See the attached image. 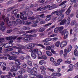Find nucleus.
Instances as JSON below:
<instances>
[{
	"label": "nucleus",
	"instance_id": "obj_1",
	"mask_svg": "<svg viewBox=\"0 0 78 78\" xmlns=\"http://www.w3.org/2000/svg\"><path fill=\"white\" fill-rule=\"evenodd\" d=\"M35 45H36L37 46H39V47H41L44 49H45V47L44 46V45L41 44H29L27 47V48L28 49H31V48H33V47H35Z\"/></svg>",
	"mask_w": 78,
	"mask_h": 78
},
{
	"label": "nucleus",
	"instance_id": "obj_2",
	"mask_svg": "<svg viewBox=\"0 0 78 78\" xmlns=\"http://www.w3.org/2000/svg\"><path fill=\"white\" fill-rule=\"evenodd\" d=\"M38 49H34V50L31 49L30 50V52L31 53V55L33 59H36V58L37 55L34 53H37V52L39 53V51H38Z\"/></svg>",
	"mask_w": 78,
	"mask_h": 78
},
{
	"label": "nucleus",
	"instance_id": "obj_3",
	"mask_svg": "<svg viewBox=\"0 0 78 78\" xmlns=\"http://www.w3.org/2000/svg\"><path fill=\"white\" fill-rule=\"evenodd\" d=\"M72 49V47L71 45H69L67 49H65L64 50L63 56L66 57L67 56V54L70 53Z\"/></svg>",
	"mask_w": 78,
	"mask_h": 78
},
{
	"label": "nucleus",
	"instance_id": "obj_4",
	"mask_svg": "<svg viewBox=\"0 0 78 78\" xmlns=\"http://www.w3.org/2000/svg\"><path fill=\"white\" fill-rule=\"evenodd\" d=\"M66 22H67V25L66 24H65V25H66V27H67V26L69 25V23H70V18H68L66 21V20L65 19L63 20H62L60 23V25H64L66 23Z\"/></svg>",
	"mask_w": 78,
	"mask_h": 78
},
{
	"label": "nucleus",
	"instance_id": "obj_5",
	"mask_svg": "<svg viewBox=\"0 0 78 78\" xmlns=\"http://www.w3.org/2000/svg\"><path fill=\"white\" fill-rule=\"evenodd\" d=\"M57 73H52L51 74V76H61V75H62V74L61 73H59V72H61V68H58L57 69Z\"/></svg>",
	"mask_w": 78,
	"mask_h": 78
},
{
	"label": "nucleus",
	"instance_id": "obj_6",
	"mask_svg": "<svg viewBox=\"0 0 78 78\" xmlns=\"http://www.w3.org/2000/svg\"><path fill=\"white\" fill-rule=\"evenodd\" d=\"M16 22L14 21H12V25H14L15 26H16L17 25H22V24L23 23V22L20 19H17L16 20Z\"/></svg>",
	"mask_w": 78,
	"mask_h": 78
},
{
	"label": "nucleus",
	"instance_id": "obj_7",
	"mask_svg": "<svg viewBox=\"0 0 78 78\" xmlns=\"http://www.w3.org/2000/svg\"><path fill=\"white\" fill-rule=\"evenodd\" d=\"M4 56L9 57L8 59L9 60H15L17 59V57L16 56H11L9 54H4Z\"/></svg>",
	"mask_w": 78,
	"mask_h": 78
},
{
	"label": "nucleus",
	"instance_id": "obj_8",
	"mask_svg": "<svg viewBox=\"0 0 78 78\" xmlns=\"http://www.w3.org/2000/svg\"><path fill=\"white\" fill-rule=\"evenodd\" d=\"M62 61V60L61 58H60L57 60V62H56L55 61H54L53 62V63L55 66H59V65L60 64V63H61V62Z\"/></svg>",
	"mask_w": 78,
	"mask_h": 78
},
{
	"label": "nucleus",
	"instance_id": "obj_9",
	"mask_svg": "<svg viewBox=\"0 0 78 78\" xmlns=\"http://www.w3.org/2000/svg\"><path fill=\"white\" fill-rule=\"evenodd\" d=\"M39 52L40 53V54H38V59H47V57L45 55H43L41 57H40V56L42 55V52H41V51H39Z\"/></svg>",
	"mask_w": 78,
	"mask_h": 78
},
{
	"label": "nucleus",
	"instance_id": "obj_10",
	"mask_svg": "<svg viewBox=\"0 0 78 78\" xmlns=\"http://www.w3.org/2000/svg\"><path fill=\"white\" fill-rule=\"evenodd\" d=\"M67 41H63L60 43V47L61 48H63L64 47H66L67 45Z\"/></svg>",
	"mask_w": 78,
	"mask_h": 78
},
{
	"label": "nucleus",
	"instance_id": "obj_11",
	"mask_svg": "<svg viewBox=\"0 0 78 78\" xmlns=\"http://www.w3.org/2000/svg\"><path fill=\"white\" fill-rule=\"evenodd\" d=\"M61 34L62 35L64 34L65 35H69V32L67 31V29H65L63 31H62V32Z\"/></svg>",
	"mask_w": 78,
	"mask_h": 78
},
{
	"label": "nucleus",
	"instance_id": "obj_12",
	"mask_svg": "<svg viewBox=\"0 0 78 78\" xmlns=\"http://www.w3.org/2000/svg\"><path fill=\"white\" fill-rule=\"evenodd\" d=\"M63 12H64V10L63 9L60 10L58 12L56 11V15L58 16L61 15V14H62Z\"/></svg>",
	"mask_w": 78,
	"mask_h": 78
},
{
	"label": "nucleus",
	"instance_id": "obj_13",
	"mask_svg": "<svg viewBox=\"0 0 78 78\" xmlns=\"http://www.w3.org/2000/svg\"><path fill=\"white\" fill-rule=\"evenodd\" d=\"M17 68L16 67V66H13L12 67V69H10V71L11 72H13L15 71H17Z\"/></svg>",
	"mask_w": 78,
	"mask_h": 78
},
{
	"label": "nucleus",
	"instance_id": "obj_14",
	"mask_svg": "<svg viewBox=\"0 0 78 78\" xmlns=\"http://www.w3.org/2000/svg\"><path fill=\"white\" fill-rule=\"evenodd\" d=\"M67 2V1H64L62 2L59 5V6H62V8L63 9H64V8H65L66 7V5H65V3H66Z\"/></svg>",
	"mask_w": 78,
	"mask_h": 78
},
{
	"label": "nucleus",
	"instance_id": "obj_15",
	"mask_svg": "<svg viewBox=\"0 0 78 78\" xmlns=\"http://www.w3.org/2000/svg\"><path fill=\"white\" fill-rule=\"evenodd\" d=\"M72 8V6H70L68 9L66 11L65 13L66 15H69V14H70V12H71V10H70V9H71V8Z\"/></svg>",
	"mask_w": 78,
	"mask_h": 78
},
{
	"label": "nucleus",
	"instance_id": "obj_16",
	"mask_svg": "<svg viewBox=\"0 0 78 78\" xmlns=\"http://www.w3.org/2000/svg\"><path fill=\"white\" fill-rule=\"evenodd\" d=\"M22 21L23 22L24 25H31V22H29L28 21Z\"/></svg>",
	"mask_w": 78,
	"mask_h": 78
},
{
	"label": "nucleus",
	"instance_id": "obj_17",
	"mask_svg": "<svg viewBox=\"0 0 78 78\" xmlns=\"http://www.w3.org/2000/svg\"><path fill=\"white\" fill-rule=\"evenodd\" d=\"M32 72H33L34 75H37V68L34 67L32 68Z\"/></svg>",
	"mask_w": 78,
	"mask_h": 78
},
{
	"label": "nucleus",
	"instance_id": "obj_18",
	"mask_svg": "<svg viewBox=\"0 0 78 78\" xmlns=\"http://www.w3.org/2000/svg\"><path fill=\"white\" fill-rule=\"evenodd\" d=\"M64 14H62L59 17V20L58 21V22L61 21L63 19H64Z\"/></svg>",
	"mask_w": 78,
	"mask_h": 78
},
{
	"label": "nucleus",
	"instance_id": "obj_19",
	"mask_svg": "<svg viewBox=\"0 0 78 78\" xmlns=\"http://www.w3.org/2000/svg\"><path fill=\"white\" fill-rule=\"evenodd\" d=\"M19 11V10L18 9H15L14 10L12 11V14H14L15 17L16 16V15L17 14V12Z\"/></svg>",
	"mask_w": 78,
	"mask_h": 78
},
{
	"label": "nucleus",
	"instance_id": "obj_20",
	"mask_svg": "<svg viewBox=\"0 0 78 78\" xmlns=\"http://www.w3.org/2000/svg\"><path fill=\"white\" fill-rule=\"evenodd\" d=\"M46 8H49V10H51V9H55V8H56V7L55 5H52L51 6H50L49 7V6L48 5H47L46 6Z\"/></svg>",
	"mask_w": 78,
	"mask_h": 78
},
{
	"label": "nucleus",
	"instance_id": "obj_21",
	"mask_svg": "<svg viewBox=\"0 0 78 78\" xmlns=\"http://www.w3.org/2000/svg\"><path fill=\"white\" fill-rule=\"evenodd\" d=\"M32 39L33 38H31L24 37L23 38V40L26 42L27 41H32Z\"/></svg>",
	"mask_w": 78,
	"mask_h": 78
},
{
	"label": "nucleus",
	"instance_id": "obj_22",
	"mask_svg": "<svg viewBox=\"0 0 78 78\" xmlns=\"http://www.w3.org/2000/svg\"><path fill=\"white\" fill-rule=\"evenodd\" d=\"M33 14V13L31 11H29L28 13L26 14L25 16H26V17H30Z\"/></svg>",
	"mask_w": 78,
	"mask_h": 78
},
{
	"label": "nucleus",
	"instance_id": "obj_23",
	"mask_svg": "<svg viewBox=\"0 0 78 78\" xmlns=\"http://www.w3.org/2000/svg\"><path fill=\"white\" fill-rule=\"evenodd\" d=\"M27 71L28 73L31 74H32V73H33L32 69H31V68H29L27 67Z\"/></svg>",
	"mask_w": 78,
	"mask_h": 78
},
{
	"label": "nucleus",
	"instance_id": "obj_24",
	"mask_svg": "<svg viewBox=\"0 0 78 78\" xmlns=\"http://www.w3.org/2000/svg\"><path fill=\"white\" fill-rule=\"evenodd\" d=\"M46 53L48 56H53V54L50 51H47Z\"/></svg>",
	"mask_w": 78,
	"mask_h": 78
},
{
	"label": "nucleus",
	"instance_id": "obj_25",
	"mask_svg": "<svg viewBox=\"0 0 78 78\" xmlns=\"http://www.w3.org/2000/svg\"><path fill=\"white\" fill-rule=\"evenodd\" d=\"M36 32V30L33 29L30 30H28L26 31V33H34Z\"/></svg>",
	"mask_w": 78,
	"mask_h": 78
},
{
	"label": "nucleus",
	"instance_id": "obj_26",
	"mask_svg": "<svg viewBox=\"0 0 78 78\" xmlns=\"http://www.w3.org/2000/svg\"><path fill=\"white\" fill-rule=\"evenodd\" d=\"M15 61H16V62H15V64H16V65H17V66L20 65V62L19 61V59H17L16 58L15 59Z\"/></svg>",
	"mask_w": 78,
	"mask_h": 78
},
{
	"label": "nucleus",
	"instance_id": "obj_27",
	"mask_svg": "<svg viewBox=\"0 0 78 78\" xmlns=\"http://www.w3.org/2000/svg\"><path fill=\"white\" fill-rule=\"evenodd\" d=\"M76 49H75L74 50V55L76 57V56L78 57V51H77V49L78 48V46L76 47Z\"/></svg>",
	"mask_w": 78,
	"mask_h": 78
},
{
	"label": "nucleus",
	"instance_id": "obj_28",
	"mask_svg": "<svg viewBox=\"0 0 78 78\" xmlns=\"http://www.w3.org/2000/svg\"><path fill=\"white\" fill-rule=\"evenodd\" d=\"M38 17H41V18H43V19H44V18L45 17V16H44V14L40 15H37V16H36L35 17L36 18H38Z\"/></svg>",
	"mask_w": 78,
	"mask_h": 78
},
{
	"label": "nucleus",
	"instance_id": "obj_29",
	"mask_svg": "<svg viewBox=\"0 0 78 78\" xmlns=\"http://www.w3.org/2000/svg\"><path fill=\"white\" fill-rule=\"evenodd\" d=\"M27 64L29 66H33V62L31 61H28L27 62Z\"/></svg>",
	"mask_w": 78,
	"mask_h": 78
},
{
	"label": "nucleus",
	"instance_id": "obj_30",
	"mask_svg": "<svg viewBox=\"0 0 78 78\" xmlns=\"http://www.w3.org/2000/svg\"><path fill=\"white\" fill-rule=\"evenodd\" d=\"M30 29L29 27H27L26 26H23V30H28Z\"/></svg>",
	"mask_w": 78,
	"mask_h": 78
},
{
	"label": "nucleus",
	"instance_id": "obj_31",
	"mask_svg": "<svg viewBox=\"0 0 78 78\" xmlns=\"http://www.w3.org/2000/svg\"><path fill=\"white\" fill-rule=\"evenodd\" d=\"M17 75H18V76L20 77L22 75V73L21 71H19L17 73Z\"/></svg>",
	"mask_w": 78,
	"mask_h": 78
},
{
	"label": "nucleus",
	"instance_id": "obj_32",
	"mask_svg": "<svg viewBox=\"0 0 78 78\" xmlns=\"http://www.w3.org/2000/svg\"><path fill=\"white\" fill-rule=\"evenodd\" d=\"M16 8V7L15 6H12L10 7L9 8L7 9V12H10V11H11V10L12 9H13L14 8Z\"/></svg>",
	"mask_w": 78,
	"mask_h": 78
},
{
	"label": "nucleus",
	"instance_id": "obj_33",
	"mask_svg": "<svg viewBox=\"0 0 78 78\" xmlns=\"http://www.w3.org/2000/svg\"><path fill=\"white\" fill-rule=\"evenodd\" d=\"M0 66H1V67H5L6 66V63L3 62H0Z\"/></svg>",
	"mask_w": 78,
	"mask_h": 78
},
{
	"label": "nucleus",
	"instance_id": "obj_34",
	"mask_svg": "<svg viewBox=\"0 0 78 78\" xmlns=\"http://www.w3.org/2000/svg\"><path fill=\"white\" fill-rule=\"evenodd\" d=\"M51 16V15H49L47 16V19H45L46 21H47V22H48V21H49L50 20V19H48L49 18H50V17Z\"/></svg>",
	"mask_w": 78,
	"mask_h": 78
},
{
	"label": "nucleus",
	"instance_id": "obj_35",
	"mask_svg": "<svg viewBox=\"0 0 78 78\" xmlns=\"http://www.w3.org/2000/svg\"><path fill=\"white\" fill-rule=\"evenodd\" d=\"M7 25H8L9 27H11L12 25V22L9 21V22L7 23Z\"/></svg>",
	"mask_w": 78,
	"mask_h": 78
},
{
	"label": "nucleus",
	"instance_id": "obj_36",
	"mask_svg": "<svg viewBox=\"0 0 78 78\" xmlns=\"http://www.w3.org/2000/svg\"><path fill=\"white\" fill-rule=\"evenodd\" d=\"M6 29V27L5 26H2L0 27V30L2 31H4Z\"/></svg>",
	"mask_w": 78,
	"mask_h": 78
},
{
	"label": "nucleus",
	"instance_id": "obj_37",
	"mask_svg": "<svg viewBox=\"0 0 78 78\" xmlns=\"http://www.w3.org/2000/svg\"><path fill=\"white\" fill-rule=\"evenodd\" d=\"M59 31V28L58 27L55 28L54 30V33H58Z\"/></svg>",
	"mask_w": 78,
	"mask_h": 78
},
{
	"label": "nucleus",
	"instance_id": "obj_38",
	"mask_svg": "<svg viewBox=\"0 0 78 78\" xmlns=\"http://www.w3.org/2000/svg\"><path fill=\"white\" fill-rule=\"evenodd\" d=\"M60 44V42L59 41H58L55 43V46L57 47H59Z\"/></svg>",
	"mask_w": 78,
	"mask_h": 78
},
{
	"label": "nucleus",
	"instance_id": "obj_39",
	"mask_svg": "<svg viewBox=\"0 0 78 78\" xmlns=\"http://www.w3.org/2000/svg\"><path fill=\"white\" fill-rule=\"evenodd\" d=\"M47 70L48 71H49V72H53L54 71V69H51V68H47Z\"/></svg>",
	"mask_w": 78,
	"mask_h": 78
},
{
	"label": "nucleus",
	"instance_id": "obj_40",
	"mask_svg": "<svg viewBox=\"0 0 78 78\" xmlns=\"http://www.w3.org/2000/svg\"><path fill=\"white\" fill-rule=\"evenodd\" d=\"M5 22H6L7 23L9 21V18L8 17L5 18L4 20Z\"/></svg>",
	"mask_w": 78,
	"mask_h": 78
},
{
	"label": "nucleus",
	"instance_id": "obj_41",
	"mask_svg": "<svg viewBox=\"0 0 78 78\" xmlns=\"http://www.w3.org/2000/svg\"><path fill=\"white\" fill-rule=\"evenodd\" d=\"M40 69L43 70H46L47 69L45 68V67L44 66H41L40 67Z\"/></svg>",
	"mask_w": 78,
	"mask_h": 78
},
{
	"label": "nucleus",
	"instance_id": "obj_42",
	"mask_svg": "<svg viewBox=\"0 0 78 78\" xmlns=\"http://www.w3.org/2000/svg\"><path fill=\"white\" fill-rule=\"evenodd\" d=\"M45 30V29L43 27H41L39 29V32H43Z\"/></svg>",
	"mask_w": 78,
	"mask_h": 78
},
{
	"label": "nucleus",
	"instance_id": "obj_43",
	"mask_svg": "<svg viewBox=\"0 0 78 78\" xmlns=\"http://www.w3.org/2000/svg\"><path fill=\"white\" fill-rule=\"evenodd\" d=\"M39 64L41 65H42V64H45V61L44 60H41L39 62Z\"/></svg>",
	"mask_w": 78,
	"mask_h": 78
},
{
	"label": "nucleus",
	"instance_id": "obj_44",
	"mask_svg": "<svg viewBox=\"0 0 78 78\" xmlns=\"http://www.w3.org/2000/svg\"><path fill=\"white\" fill-rule=\"evenodd\" d=\"M58 30L59 31L60 33H61V31H62L63 30V27H58Z\"/></svg>",
	"mask_w": 78,
	"mask_h": 78
},
{
	"label": "nucleus",
	"instance_id": "obj_45",
	"mask_svg": "<svg viewBox=\"0 0 78 78\" xmlns=\"http://www.w3.org/2000/svg\"><path fill=\"white\" fill-rule=\"evenodd\" d=\"M51 49V47L49 46H47L46 47V50H50Z\"/></svg>",
	"mask_w": 78,
	"mask_h": 78
},
{
	"label": "nucleus",
	"instance_id": "obj_46",
	"mask_svg": "<svg viewBox=\"0 0 78 78\" xmlns=\"http://www.w3.org/2000/svg\"><path fill=\"white\" fill-rule=\"evenodd\" d=\"M76 23V21L73 20V21L71 23V25L72 26H73V25H74Z\"/></svg>",
	"mask_w": 78,
	"mask_h": 78
},
{
	"label": "nucleus",
	"instance_id": "obj_47",
	"mask_svg": "<svg viewBox=\"0 0 78 78\" xmlns=\"http://www.w3.org/2000/svg\"><path fill=\"white\" fill-rule=\"evenodd\" d=\"M33 66L36 68H38V65L36 63H33Z\"/></svg>",
	"mask_w": 78,
	"mask_h": 78
},
{
	"label": "nucleus",
	"instance_id": "obj_48",
	"mask_svg": "<svg viewBox=\"0 0 78 78\" xmlns=\"http://www.w3.org/2000/svg\"><path fill=\"white\" fill-rule=\"evenodd\" d=\"M52 25V23H50L45 24L44 26V27H48V26H50V25Z\"/></svg>",
	"mask_w": 78,
	"mask_h": 78
},
{
	"label": "nucleus",
	"instance_id": "obj_49",
	"mask_svg": "<svg viewBox=\"0 0 78 78\" xmlns=\"http://www.w3.org/2000/svg\"><path fill=\"white\" fill-rule=\"evenodd\" d=\"M3 47H4V44H0V50L1 51L2 50V49H3L2 48Z\"/></svg>",
	"mask_w": 78,
	"mask_h": 78
},
{
	"label": "nucleus",
	"instance_id": "obj_50",
	"mask_svg": "<svg viewBox=\"0 0 78 78\" xmlns=\"http://www.w3.org/2000/svg\"><path fill=\"white\" fill-rule=\"evenodd\" d=\"M17 53H18L17 52H16L15 51H13L11 52L10 54H11V55H16V54H17Z\"/></svg>",
	"mask_w": 78,
	"mask_h": 78
},
{
	"label": "nucleus",
	"instance_id": "obj_51",
	"mask_svg": "<svg viewBox=\"0 0 78 78\" xmlns=\"http://www.w3.org/2000/svg\"><path fill=\"white\" fill-rule=\"evenodd\" d=\"M13 49L12 48H9L5 49V50H6V51H12Z\"/></svg>",
	"mask_w": 78,
	"mask_h": 78
},
{
	"label": "nucleus",
	"instance_id": "obj_52",
	"mask_svg": "<svg viewBox=\"0 0 78 78\" xmlns=\"http://www.w3.org/2000/svg\"><path fill=\"white\" fill-rule=\"evenodd\" d=\"M36 78H43V76H42V75L41 74H39L38 75L36 76Z\"/></svg>",
	"mask_w": 78,
	"mask_h": 78
},
{
	"label": "nucleus",
	"instance_id": "obj_53",
	"mask_svg": "<svg viewBox=\"0 0 78 78\" xmlns=\"http://www.w3.org/2000/svg\"><path fill=\"white\" fill-rule=\"evenodd\" d=\"M42 18H37L36 19V22L37 23H38V22H40Z\"/></svg>",
	"mask_w": 78,
	"mask_h": 78
},
{
	"label": "nucleus",
	"instance_id": "obj_54",
	"mask_svg": "<svg viewBox=\"0 0 78 78\" xmlns=\"http://www.w3.org/2000/svg\"><path fill=\"white\" fill-rule=\"evenodd\" d=\"M22 39V37H18L17 38L18 42H20V40Z\"/></svg>",
	"mask_w": 78,
	"mask_h": 78
},
{
	"label": "nucleus",
	"instance_id": "obj_55",
	"mask_svg": "<svg viewBox=\"0 0 78 78\" xmlns=\"http://www.w3.org/2000/svg\"><path fill=\"white\" fill-rule=\"evenodd\" d=\"M40 23L41 25L44 24V23H45V22H44V21L43 20V19H41Z\"/></svg>",
	"mask_w": 78,
	"mask_h": 78
},
{
	"label": "nucleus",
	"instance_id": "obj_56",
	"mask_svg": "<svg viewBox=\"0 0 78 78\" xmlns=\"http://www.w3.org/2000/svg\"><path fill=\"white\" fill-rule=\"evenodd\" d=\"M73 29L74 31H75L76 33H78V28L77 27H74L73 28Z\"/></svg>",
	"mask_w": 78,
	"mask_h": 78
},
{
	"label": "nucleus",
	"instance_id": "obj_57",
	"mask_svg": "<svg viewBox=\"0 0 78 78\" xmlns=\"http://www.w3.org/2000/svg\"><path fill=\"white\" fill-rule=\"evenodd\" d=\"M20 18L21 19H23V18L24 17V16H23V15L22 14V12H20Z\"/></svg>",
	"mask_w": 78,
	"mask_h": 78
},
{
	"label": "nucleus",
	"instance_id": "obj_58",
	"mask_svg": "<svg viewBox=\"0 0 78 78\" xmlns=\"http://www.w3.org/2000/svg\"><path fill=\"white\" fill-rule=\"evenodd\" d=\"M27 64L25 63H23L22 65V67L23 68H26V67H27Z\"/></svg>",
	"mask_w": 78,
	"mask_h": 78
},
{
	"label": "nucleus",
	"instance_id": "obj_59",
	"mask_svg": "<svg viewBox=\"0 0 78 78\" xmlns=\"http://www.w3.org/2000/svg\"><path fill=\"white\" fill-rule=\"evenodd\" d=\"M73 66L72 64H70L69 66V69H73Z\"/></svg>",
	"mask_w": 78,
	"mask_h": 78
},
{
	"label": "nucleus",
	"instance_id": "obj_60",
	"mask_svg": "<svg viewBox=\"0 0 78 78\" xmlns=\"http://www.w3.org/2000/svg\"><path fill=\"white\" fill-rule=\"evenodd\" d=\"M6 39L7 40H12V37H6Z\"/></svg>",
	"mask_w": 78,
	"mask_h": 78
},
{
	"label": "nucleus",
	"instance_id": "obj_61",
	"mask_svg": "<svg viewBox=\"0 0 78 78\" xmlns=\"http://www.w3.org/2000/svg\"><path fill=\"white\" fill-rule=\"evenodd\" d=\"M51 52L52 53L54 54V55H56V51H55L53 49H51Z\"/></svg>",
	"mask_w": 78,
	"mask_h": 78
},
{
	"label": "nucleus",
	"instance_id": "obj_62",
	"mask_svg": "<svg viewBox=\"0 0 78 78\" xmlns=\"http://www.w3.org/2000/svg\"><path fill=\"white\" fill-rule=\"evenodd\" d=\"M36 36H37V34H36L29 36V37H35Z\"/></svg>",
	"mask_w": 78,
	"mask_h": 78
},
{
	"label": "nucleus",
	"instance_id": "obj_63",
	"mask_svg": "<svg viewBox=\"0 0 78 78\" xmlns=\"http://www.w3.org/2000/svg\"><path fill=\"white\" fill-rule=\"evenodd\" d=\"M41 73L42 74V75H46V73H45V71L44 70H42L41 71Z\"/></svg>",
	"mask_w": 78,
	"mask_h": 78
},
{
	"label": "nucleus",
	"instance_id": "obj_64",
	"mask_svg": "<svg viewBox=\"0 0 78 78\" xmlns=\"http://www.w3.org/2000/svg\"><path fill=\"white\" fill-rule=\"evenodd\" d=\"M50 61H51V62H53L55 61V59H54L53 57H51L50 58Z\"/></svg>",
	"mask_w": 78,
	"mask_h": 78
}]
</instances>
